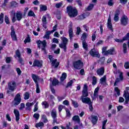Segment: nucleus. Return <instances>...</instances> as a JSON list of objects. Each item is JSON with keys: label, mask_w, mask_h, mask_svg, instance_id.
<instances>
[{"label": "nucleus", "mask_w": 129, "mask_h": 129, "mask_svg": "<svg viewBox=\"0 0 129 129\" xmlns=\"http://www.w3.org/2000/svg\"><path fill=\"white\" fill-rule=\"evenodd\" d=\"M67 13L69 15L70 18H75L78 15V11L75 8L72 6H68L67 7Z\"/></svg>", "instance_id": "f257e3e1"}, {"label": "nucleus", "mask_w": 129, "mask_h": 129, "mask_svg": "<svg viewBox=\"0 0 129 129\" xmlns=\"http://www.w3.org/2000/svg\"><path fill=\"white\" fill-rule=\"evenodd\" d=\"M62 43L59 44V48L63 49L64 52H66L67 49V44L69 42L68 39L66 37H61L60 38Z\"/></svg>", "instance_id": "f03ea898"}, {"label": "nucleus", "mask_w": 129, "mask_h": 129, "mask_svg": "<svg viewBox=\"0 0 129 129\" xmlns=\"http://www.w3.org/2000/svg\"><path fill=\"white\" fill-rule=\"evenodd\" d=\"M37 44L38 45V48H41L42 50L46 54V46H47V42L45 40L43 41L39 40L37 41Z\"/></svg>", "instance_id": "7ed1b4c3"}, {"label": "nucleus", "mask_w": 129, "mask_h": 129, "mask_svg": "<svg viewBox=\"0 0 129 129\" xmlns=\"http://www.w3.org/2000/svg\"><path fill=\"white\" fill-rule=\"evenodd\" d=\"M48 58L50 62H51V66L52 68H53L54 69L57 68L60 63L59 62H57V59H54V58H53V56L52 55H49Z\"/></svg>", "instance_id": "20e7f679"}, {"label": "nucleus", "mask_w": 129, "mask_h": 129, "mask_svg": "<svg viewBox=\"0 0 129 129\" xmlns=\"http://www.w3.org/2000/svg\"><path fill=\"white\" fill-rule=\"evenodd\" d=\"M8 88L9 90L7 91V93L9 94L11 92H13L15 91V89H16V82L12 81L8 83Z\"/></svg>", "instance_id": "39448f33"}, {"label": "nucleus", "mask_w": 129, "mask_h": 129, "mask_svg": "<svg viewBox=\"0 0 129 129\" xmlns=\"http://www.w3.org/2000/svg\"><path fill=\"white\" fill-rule=\"evenodd\" d=\"M22 101V98H21V94L18 93L15 96L14 100L13 101V103L15 106H17L21 103Z\"/></svg>", "instance_id": "423d86ee"}, {"label": "nucleus", "mask_w": 129, "mask_h": 129, "mask_svg": "<svg viewBox=\"0 0 129 129\" xmlns=\"http://www.w3.org/2000/svg\"><path fill=\"white\" fill-rule=\"evenodd\" d=\"M73 66L75 69L80 70V69H81V68L83 67V62L80 60H78V61L74 62Z\"/></svg>", "instance_id": "0eeeda50"}, {"label": "nucleus", "mask_w": 129, "mask_h": 129, "mask_svg": "<svg viewBox=\"0 0 129 129\" xmlns=\"http://www.w3.org/2000/svg\"><path fill=\"white\" fill-rule=\"evenodd\" d=\"M88 96V86L87 84L84 85L82 90V95L81 97H87Z\"/></svg>", "instance_id": "6e6552de"}, {"label": "nucleus", "mask_w": 129, "mask_h": 129, "mask_svg": "<svg viewBox=\"0 0 129 129\" xmlns=\"http://www.w3.org/2000/svg\"><path fill=\"white\" fill-rule=\"evenodd\" d=\"M118 73H119V78H117L116 79L114 83V86H116L117 85V83L118 82H120V81H122L123 80V77L122 76V73L120 72V70H118L117 71Z\"/></svg>", "instance_id": "1a4fd4ad"}, {"label": "nucleus", "mask_w": 129, "mask_h": 129, "mask_svg": "<svg viewBox=\"0 0 129 129\" xmlns=\"http://www.w3.org/2000/svg\"><path fill=\"white\" fill-rule=\"evenodd\" d=\"M73 27V24L72 22L70 23V25H69V36L70 40H72L74 34H73V29L72 28Z\"/></svg>", "instance_id": "9d476101"}, {"label": "nucleus", "mask_w": 129, "mask_h": 129, "mask_svg": "<svg viewBox=\"0 0 129 129\" xmlns=\"http://www.w3.org/2000/svg\"><path fill=\"white\" fill-rule=\"evenodd\" d=\"M121 25L122 26H126L128 24V18L125 15H123L120 19Z\"/></svg>", "instance_id": "9b49d317"}, {"label": "nucleus", "mask_w": 129, "mask_h": 129, "mask_svg": "<svg viewBox=\"0 0 129 129\" xmlns=\"http://www.w3.org/2000/svg\"><path fill=\"white\" fill-rule=\"evenodd\" d=\"M51 116H52V118L53 119V121L52 122V123L54 124L55 122L56 123H58L57 122V112L55 110H52L51 112Z\"/></svg>", "instance_id": "f8f14e48"}, {"label": "nucleus", "mask_w": 129, "mask_h": 129, "mask_svg": "<svg viewBox=\"0 0 129 129\" xmlns=\"http://www.w3.org/2000/svg\"><path fill=\"white\" fill-rule=\"evenodd\" d=\"M81 99L83 103H85L86 104H90L91 102H92L90 98L87 97H82Z\"/></svg>", "instance_id": "ddd939ff"}, {"label": "nucleus", "mask_w": 129, "mask_h": 129, "mask_svg": "<svg viewBox=\"0 0 129 129\" xmlns=\"http://www.w3.org/2000/svg\"><path fill=\"white\" fill-rule=\"evenodd\" d=\"M11 37L12 38L13 41H17V36L16 35V32H15V29L14 26L11 27Z\"/></svg>", "instance_id": "4468645a"}, {"label": "nucleus", "mask_w": 129, "mask_h": 129, "mask_svg": "<svg viewBox=\"0 0 129 129\" xmlns=\"http://www.w3.org/2000/svg\"><path fill=\"white\" fill-rule=\"evenodd\" d=\"M14 113L15 115L16 121L19 123V120H20V111L16 109H14Z\"/></svg>", "instance_id": "2eb2a0df"}, {"label": "nucleus", "mask_w": 129, "mask_h": 129, "mask_svg": "<svg viewBox=\"0 0 129 129\" xmlns=\"http://www.w3.org/2000/svg\"><path fill=\"white\" fill-rule=\"evenodd\" d=\"M90 54L91 56H92L93 57H99L98 52L96 51L94 48L90 50Z\"/></svg>", "instance_id": "dca6fc26"}, {"label": "nucleus", "mask_w": 129, "mask_h": 129, "mask_svg": "<svg viewBox=\"0 0 129 129\" xmlns=\"http://www.w3.org/2000/svg\"><path fill=\"white\" fill-rule=\"evenodd\" d=\"M91 122L93 124H96V123L97 122V120H98V116L94 115H92L91 116Z\"/></svg>", "instance_id": "f3484780"}, {"label": "nucleus", "mask_w": 129, "mask_h": 129, "mask_svg": "<svg viewBox=\"0 0 129 129\" xmlns=\"http://www.w3.org/2000/svg\"><path fill=\"white\" fill-rule=\"evenodd\" d=\"M123 97L125 98V103L127 104V103H128V101H129V93L128 91H124V94H123Z\"/></svg>", "instance_id": "a211bd4d"}, {"label": "nucleus", "mask_w": 129, "mask_h": 129, "mask_svg": "<svg viewBox=\"0 0 129 129\" xmlns=\"http://www.w3.org/2000/svg\"><path fill=\"white\" fill-rule=\"evenodd\" d=\"M33 67H42V61L39 60H35L33 62Z\"/></svg>", "instance_id": "6ab92c4d"}, {"label": "nucleus", "mask_w": 129, "mask_h": 129, "mask_svg": "<svg viewBox=\"0 0 129 129\" xmlns=\"http://www.w3.org/2000/svg\"><path fill=\"white\" fill-rule=\"evenodd\" d=\"M46 16H49V14H47L45 16L42 17V22L43 24V27L46 29V25L47 24V17Z\"/></svg>", "instance_id": "aec40b11"}, {"label": "nucleus", "mask_w": 129, "mask_h": 129, "mask_svg": "<svg viewBox=\"0 0 129 129\" xmlns=\"http://www.w3.org/2000/svg\"><path fill=\"white\" fill-rule=\"evenodd\" d=\"M97 74L99 75V76H102L103 74H104V68H101L97 71Z\"/></svg>", "instance_id": "412c9836"}, {"label": "nucleus", "mask_w": 129, "mask_h": 129, "mask_svg": "<svg viewBox=\"0 0 129 129\" xmlns=\"http://www.w3.org/2000/svg\"><path fill=\"white\" fill-rule=\"evenodd\" d=\"M107 27L109 30H112V24H111V18H110V16H109L108 19Z\"/></svg>", "instance_id": "4be33fe9"}, {"label": "nucleus", "mask_w": 129, "mask_h": 129, "mask_svg": "<svg viewBox=\"0 0 129 129\" xmlns=\"http://www.w3.org/2000/svg\"><path fill=\"white\" fill-rule=\"evenodd\" d=\"M16 18L18 21L22 20L23 18V14L21 11H17L16 13Z\"/></svg>", "instance_id": "5701e85b"}, {"label": "nucleus", "mask_w": 129, "mask_h": 129, "mask_svg": "<svg viewBox=\"0 0 129 129\" xmlns=\"http://www.w3.org/2000/svg\"><path fill=\"white\" fill-rule=\"evenodd\" d=\"M34 104V103H29L28 102L26 104V110H31L32 109V106H33V105Z\"/></svg>", "instance_id": "b1692460"}, {"label": "nucleus", "mask_w": 129, "mask_h": 129, "mask_svg": "<svg viewBox=\"0 0 129 129\" xmlns=\"http://www.w3.org/2000/svg\"><path fill=\"white\" fill-rule=\"evenodd\" d=\"M100 83L103 85L106 84V75H104L103 77L100 79Z\"/></svg>", "instance_id": "393cba45"}, {"label": "nucleus", "mask_w": 129, "mask_h": 129, "mask_svg": "<svg viewBox=\"0 0 129 129\" xmlns=\"http://www.w3.org/2000/svg\"><path fill=\"white\" fill-rule=\"evenodd\" d=\"M32 79H33L35 83L36 84H38V80H39V76L35 75V74H32Z\"/></svg>", "instance_id": "a878e982"}, {"label": "nucleus", "mask_w": 129, "mask_h": 129, "mask_svg": "<svg viewBox=\"0 0 129 129\" xmlns=\"http://www.w3.org/2000/svg\"><path fill=\"white\" fill-rule=\"evenodd\" d=\"M114 52V48H112L105 52V55H113V52Z\"/></svg>", "instance_id": "bb28decb"}, {"label": "nucleus", "mask_w": 129, "mask_h": 129, "mask_svg": "<svg viewBox=\"0 0 129 129\" xmlns=\"http://www.w3.org/2000/svg\"><path fill=\"white\" fill-rule=\"evenodd\" d=\"M72 119L74 120V121H76V122H78V123L80 122V118H79V116L78 115L73 116Z\"/></svg>", "instance_id": "cd10ccee"}, {"label": "nucleus", "mask_w": 129, "mask_h": 129, "mask_svg": "<svg viewBox=\"0 0 129 129\" xmlns=\"http://www.w3.org/2000/svg\"><path fill=\"white\" fill-rule=\"evenodd\" d=\"M82 45H83V48L84 49V50H88V44H87L86 41H83Z\"/></svg>", "instance_id": "c85d7f7f"}, {"label": "nucleus", "mask_w": 129, "mask_h": 129, "mask_svg": "<svg viewBox=\"0 0 129 129\" xmlns=\"http://www.w3.org/2000/svg\"><path fill=\"white\" fill-rule=\"evenodd\" d=\"M66 77H67V74L66 73H63L61 75V76L60 78V81L63 82V81L66 79Z\"/></svg>", "instance_id": "c756f323"}, {"label": "nucleus", "mask_w": 129, "mask_h": 129, "mask_svg": "<svg viewBox=\"0 0 129 129\" xmlns=\"http://www.w3.org/2000/svg\"><path fill=\"white\" fill-rule=\"evenodd\" d=\"M119 15V12L116 11L114 16V20L115 22H117L119 19L118 16Z\"/></svg>", "instance_id": "7c9ffc66"}, {"label": "nucleus", "mask_w": 129, "mask_h": 129, "mask_svg": "<svg viewBox=\"0 0 129 129\" xmlns=\"http://www.w3.org/2000/svg\"><path fill=\"white\" fill-rule=\"evenodd\" d=\"M58 84H59V81H58V80L56 79H54L52 81V85H51L52 87L56 86V85H58Z\"/></svg>", "instance_id": "2f4dec72"}, {"label": "nucleus", "mask_w": 129, "mask_h": 129, "mask_svg": "<svg viewBox=\"0 0 129 129\" xmlns=\"http://www.w3.org/2000/svg\"><path fill=\"white\" fill-rule=\"evenodd\" d=\"M123 53H124V54L127 53V47L126 46V43H125L123 44Z\"/></svg>", "instance_id": "473e14b6"}, {"label": "nucleus", "mask_w": 129, "mask_h": 129, "mask_svg": "<svg viewBox=\"0 0 129 129\" xmlns=\"http://www.w3.org/2000/svg\"><path fill=\"white\" fill-rule=\"evenodd\" d=\"M96 83H97V79L96 78V77L93 76L92 77V85H96Z\"/></svg>", "instance_id": "72a5a7b5"}, {"label": "nucleus", "mask_w": 129, "mask_h": 129, "mask_svg": "<svg viewBox=\"0 0 129 129\" xmlns=\"http://www.w3.org/2000/svg\"><path fill=\"white\" fill-rule=\"evenodd\" d=\"M43 39H47L48 40L50 39V32L49 31H47L45 33V35L43 36Z\"/></svg>", "instance_id": "f704fd0d"}, {"label": "nucleus", "mask_w": 129, "mask_h": 129, "mask_svg": "<svg viewBox=\"0 0 129 129\" xmlns=\"http://www.w3.org/2000/svg\"><path fill=\"white\" fill-rule=\"evenodd\" d=\"M10 4L11 8H16V7H18V4L15 1L11 2Z\"/></svg>", "instance_id": "c9c22d12"}, {"label": "nucleus", "mask_w": 129, "mask_h": 129, "mask_svg": "<svg viewBox=\"0 0 129 129\" xmlns=\"http://www.w3.org/2000/svg\"><path fill=\"white\" fill-rule=\"evenodd\" d=\"M40 11L41 12H45V11H47V6L45 5L40 6Z\"/></svg>", "instance_id": "e433bc0d"}, {"label": "nucleus", "mask_w": 129, "mask_h": 129, "mask_svg": "<svg viewBox=\"0 0 129 129\" xmlns=\"http://www.w3.org/2000/svg\"><path fill=\"white\" fill-rule=\"evenodd\" d=\"M42 119L45 123H46V122H48V119H47L46 115H42Z\"/></svg>", "instance_id": "4c0bfd02"}, {"label": "nucleus", "mask_w": 129, "mask_h": 129, "mask_svg": "<svg viewBox=\"0 0 129 129\" xmlns=\"http://www.w3.org/2000/svg\"><path fill=\"white\" fill-rule=\"evenodd\" d=\"M30 98V94H29L28 92H26L24 94V99L26 100L29 99Z\"/></svg>", "instance_id": "58836bf2"}, {"label": "nucleus", "mask_w": 129, "mask_h": 129, "mask_svg": "<svg viewBox=\"0 0 129 129\" xmlns=\"http://www.w3.org/2000/svg\"><path fill=\"white\" fill-rule=\"evenodd\" d=\"M62 6H63V3L62 2L57 3L55 5V8H56L57 9H60V8H61V7H62Z\"/></svg>", "instance_id": "ea45409f"}, {"label": "nucleus", "mask_w": 129, "mask_h": 129, "mask_svg": "<svg viewBox=\"0 0 129 129\" xmlns=\"http://www.w3.org/2000/svg\"><path fill=\"white\" fill-rule=\"evenodd\" d=\"M86 37H87L86 33H84L82 34V37L81 38L82 41H85V39H86Z\"/></svg>", "instance_id": "a19ab883"}, {"label": "nucleus", "mask_w": 129, "mask_h": 129, "mask_svg": "<svg viewBox=\"0 0 129 129\" xmlns=\"http://www.w3.org/2000/svg\"><path fill=\"white\" fill-rule=\"evenodd\" d=\"M72 100V104H73L74 107H77L78 106H79L78 103H77V102L73 100Z\"/></svg>", "instance_id": "79ce46f5"}, {"label": "nucleus", "mask_w": 129, "mask_h": 129, "mask_svg": "<svg viewBox=\"0 0 129 129\" xmlns=\"http://www.w3.org/2000/svg\"><path fill=\"white\" fill-rule=\"evenodd\" d=\"M29 17H35V13L32 11H30L28 14Z\"/></svg>", "instance_id": "37998d69"}, {"label": "nucleus", "mask_w": 129, "mask_h": 129, "mask_svg": "<svg viewBox=\"0 0 129 129\" xmlns=\"http://www.w3.org/2000/svg\"><path fill=\"white\" fill-rule=\"evenodd\" d=\"M94 7V5L93 4H90V5L87 8V11H91L92 9Z\"/></svg>", "instance_id": "c03bdc74"}, {"label": "nucleus", "mask_w": 129, "mask_h": 129, "mask_svg": "<svg viewBox=\"0 0 129 129\" xmlns=\"http://www.w3.org/2000/svg\"><path fill=\"white\" fill-rule=\"evenodd\" d=\"M104 61H105V57H102L99 60V63H100V64H103L104 63Z\"/></svg>", "instance_id": "a18cd8bd"}, {"label": "nucleus", "mask_w": 129, "mask_h": 129, "mask_svg": "<svg viewBox=\"0 0 129 129\" xmlns=\"http://www.w3.org/2000/svg\"><path fill=\"white\" fill-rule=\"evenodd\" d=\"M114 90L116 92L117 96H119V95H120V91L119 90V89H118V88L115 87L114 88Z\"/></svg>", "instance_id": "49530a36"}, {"label": "nucleus", "mask_w": 129, "mask_h": 129, "mask_svg": "<svg viewBox=\"0 0 129 129\" xmlns=\"http://www.w3.org/2000/svg\"><path fill=\"white\" fill-rule=\"evenodd\" d=\"M16 56L18 57V58H20V57H21V52H20V50L18 49L16 50Z\"/></svg>", "instance_id": "de8ad7c7"}, {"label": "nucleus", "mask_w": 129, "mask_h": 129, "mask_svg": "<svg viewBox=\"0 0 129 129\" xmlns=\"http://www.w3.org/2000/svg\"><path fill=\"white\" fill-rule=\"evenodd\" d=\"M4 22V14L1 13L0 15V24H3Z\"/></svg>", "instance_id": "09e8293b"}, {"label": "nucleus", "mask_w": 129, "mask_h": 129, "mask_svg": "<svg viewBox=\"0 0 129 129\" xmlns=\"http://www.w3.org/2000/svg\"><path fill=\"white\" fill-rule=\"evenodd\" d=\"M81 32V29H80V27H77L76 35H77V36H79V35H80Z\"/></svg>", "instance_id": "8fccbe9b"}, {"label": "nucleus", "mask_w": 129, "mask_h": 129, "mask_svg": "<svg viewBox=\"0 0 129 129\" xmlns=\"http://www.w3.org/2000/svg\"><path fill=\"white\" fill-rule=\"evenodd\" d=\"M31 41V39H30V36L28 35L26 39L24 40V43L27 44V43H30Z\"/></svg>", "instance_id": "3c124183"}, {"label": "nucleus", "mask_w": 129, "mask_h": 129, "mask_svg": "<svg viewBox=\"0 0 129 129\" xmlns=\"http://www.w3.org/2000/svg\"><path fill=\"white\" fill-rule=\"evenodd\" d=\"M42 104V105H44L45 108H48L49 107V104L46 101L43 102Z\"/></svg>", "instance_id": "603ef678"}, {"label": "nucleus", "mask_w": 129, "mask_h": 129, "mask_svg": "<svg viewBox=\"0 0 129 129\" xmlns=\"http://www.w3.org/2000/svg\"><path fill=\"white\" fill-rule=\"evenodd\" d=\"M33 117H34V118L38 120V119H39V118L40 117V114H39V113H35L33 115Z\"/></svg>", "instance_id": "864d4df0"}, {"label": "nucleus", "mask_w": 129, "mask_h": 129, "mask_svg": "<svg viewBox=\"0 0 129 129\" xmlns=\"http://www.w3.org/2000/svg\"><path fill=\"white\" fill-rule=\"evenodd\" d=\"M78 18V20H84V19L86 18L85 15H84V14L79 16Z\"/></svg>", "instance_id": "5fc2aeb1"}, {"label": "nucleus", "mask_w": 129, "mask_h": 129, "mask_svg": "<svg viewBox=\"0 0 129 129\" xmlns=\"http://www.w3.org/2000/svg\"><path fill=\"white\" fill-rule=\"evenodd\" d=\"M10 14L12 17H15V16H16V11L13 10L11 12H10Z\"/></svg>", "instance_id": "6e6d98bb"}, {"label": "nucleus", "mask_w": 129, "mask_h": 129, "mask_svg": "<svg viewBox=\"0 0 129 129\" xmlns=\"http://www.w3.org/2000/svg\"><path fill=\"white\" fill-rule=\"evenodd\" d=\"M96 34V31H95L92 36V41H95V39L96 38V36L95 35Z\"/></svg>", "instance_id": "4d7b16f0"}, {"label": "nucleus", "mask_w": 129, "mask_h": 129, "mask_svg": "<svg viewBox=\"0 0 129 129\" xmlns=\"http://www.w3.org/2000/svg\"><path fill=\"white\" fill-rule=\"evenodd\" d=\"M66 113H67V116H69V117H70V116H71V113H70V110H69L68 109H66Z\"/></svg>", "instance_id": "13d9d810"}, {"label": "nucleus", "mask_w": 129, "mask_h": 129, "mask_svg": "<svg viewBox=\"0 0 129 129\" xmlns=\"http://www.w3.org/2000/svg\"><path fill=\"white\" fill-rule=\"evenodd\" d=\"M72 83H73V81L71 80L70 82H69L67 85L66 88H68L69 86H71L72 85Z\"/></svg>", "instance_id": "bf43d9fd"}, {"label": "nucleus", "mask_w": 129, "mask_h": 129, "mask_svg": "<svg viewBox=\"0 0 129 129\" xmlns=\"http://www.w3.org/2000/svg\"><path fill=\"white\" fill-rule=\"evenodd\" d=\"M44 125V123L42 122L38 123L36 124V126L37 127H40V126H43Z\"/></svg>", "instance_id": "052dcab7"}, {"label": "nucleus", "mask_w": 129, "mask_h": 129, "mask_svg": "<svg viewBox=\"0 0 129 129\" xmlns=\"http://www.w3.org/2000/svg\"><path fill=\"white\" fill-rule=\"evenodd\" d=\"M36 93H40V87H39V84H36Z\"/></svg>", "instance_id": "680f3d73"}, {"label": "nucleus", "mask_w": 129, "mask_h": 129, "mask_svg": "<svg viewBox=\"0 0 129 129\" xmlns=\"http://www.w3.org/2000/svg\"><path fill=\"white\" fill-rule=\"evenodd\" d=\"M124 67L125 69H129V62H125Z\"/></svg>", "instance_id": "e2e57ef3"}, {"label": "nucleus", "mask_w": 129, "mask_h": 129, "mask_svg": "<svg viewBox=\"0 0 129 129\" xmlns=\"http://www.w3.org/2000/svg\"><path fill=\"white\" fill-rule=\"evenodd\" d=\"M5 21L6 24H10V21L9 20V17L7 16L5 17Z\"/></svg>", "instance_id": "0e129e2a"}, {"label": "nucleus", "mask_w": 129, "mask_h": 129, "mask_svg": "<svg viewBox=\"0 0 129 129\" xmlns=\"http://www.w3.org/2000/svg\"><path fill=\"white\" fill-rule=\"evenodd\" d=\"M16 71L18 74V75H21L22 74V71H21V69L19 68H16Z\"/></svg>", "instance_id": "69168bd1"}, {"label": "nucleus", "mask_w": 129, "mask_h": 129, "mask_svg": "<svg viewBox=\"0 0 129 129\" xmlns=\"http://www.w3.org/2000/svg\"><path fill=\"white\" fill-rule=\"evenodd\" d=\"M62 103L64 104V105H67V106H68V105L70 104L69 101H68L67 100H64Z\"/></svg>", "instance_id": "338daca9"}, {"label": "nucleus", "mask_w": 129, "mask_h": 129, "mask_svg": "<svg viewBox=\"0 0 129 129\" xmlns=\"http://www.w3.org/2000/svg\"><path fill=\"white\" fill-rule=\"evenodd\" d=\"M71 123L70 122H69V124H67V125H66L67 129H73V128H71Z\"/></svg>", "instance_id": "774afa93"}]
</instances>
